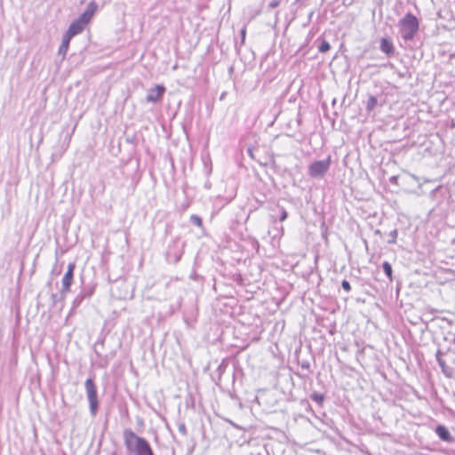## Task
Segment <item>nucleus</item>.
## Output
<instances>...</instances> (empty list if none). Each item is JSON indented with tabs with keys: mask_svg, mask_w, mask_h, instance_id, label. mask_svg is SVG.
Instances as JSON below:
<instances>
[{
	"mask_svg": "<svg viewBox=\"0 0 455 455\" xmlns=\"http://www.w3.org/2000/svg\"><path fill=\"white\" fill-rule=\"evenodd\" d=\"M123 438L128 453L132 455H155L150 443L144 437L136 435L132 429H124Z\"/></svg>",
	"mask_w": 455,
	"mask_h": 455,
	"instance_id": "obj_1",
	"label": "nucleus"
},
{
	"mask_svg": "<svg viewBox=\"0 0 455 455\" xmlns=\"http://www.w3.org/2000/svg\"><path fill=\"white\" fill-rule=\"evenodd\" d=\"M96 10L95 2H90L86 10L69 25L65 34L72 38L81 34L92 19Z\"/></svg>",
	"mask_w": 455,
	"mask_h": 455,
	"instance_id": "obj_2",
	"label": "nucleus"
},
{
	"mask_svg": "<svg viewBox=\"0 0 455 455\" xmlns=\"http://www.w3.org/2000/svg\"><path fill=\"white\" fill-rule=\"evenodd\" d=\"M398 27L402 38L404 41H411L419 30V20L413 14L408 12L399 20Z\"/></svg>",
	"mask_w": 455,
	"mask_h": 455,
	"instance_id": "obj_3",
	"label": "nucleus"
},
{
	"mask_svg": "<svg viewBox=\"0 0 455 455\" xmlns=\"http://www.w3.org/2000/svg\"><path fill=\"white\" fill-rule=\"evenodd\" d=\"M331 156L323 160L315 161L308 166V175L315 180H321L324 177L331 166Z\"/></svg>",
	"mask_w": 455,
	"mask_h": 455,
	"instance_id": "obj_4",
	"label": "nucleus"
},
{
	"mask_svg": "<svg viewBox=\"0 0 455 455\" xmlns=\"http://www.w3.org/2000/svg\"><path fill=\"white\" fill-rule=\"evenodd\" d=\"M84 387L89 401L90 412L94 416L98 411L99 401L97 395V388L92 379L89 378L86 379Z\"/></svg>",
	"mask_w": 455,
	"mask_h": 455,
	"instance_id": "obj_5",
	"label": "nucleus"
},
{
	"mask_svg": "<svg viewBox=\"0 0 455 455\" xmlns=\"http://www.w3.org/2000/svg\"><path fill=\"white\" fill-rule=\"evenodd\" d=\"M75 267L76 266L74 263H69L68 266V270L62 278L61 299H64L66 297L67 292H68L70 290V286L74 277Z\"/></svg>",
	"mask_w": 455,
	"mask_h": 455,
	"instance_id": "obj_6",
	"label": "nucleus"
},
{
	"mask_svg": "<svg viewBox=\"0 0 455 455\" xmlns=\"http://www.w3.org/2000/svg\"><path fill=\"white\" fill-rule=\"evenodd\" d=\"M164 92L165 87L164 85L157 84L148 91L147 100L148 102H156L162 98Z\"/></svg>",
	"mask_w": 455,
	"mask_h": 455,
	"instance_id": "obj_7",
	"label": "nucleus"
},
{
	"mask_svg": "<svg viewBox=\"0 0 455 455\" xmlns=\"http://www.w3.org/2000/svg\"><path fill=\"white\" fill-rule=\"evenodd\" d=\"M435 434L442 441L447 443H451L453 441V437L451 436V433L449 432L447 427L443 425H438L435 427Z\"/></svg>",
	"mask_w": 455,
	"mask_h": 455,
	"instance_id": "obj_8",
	"label": "nucleus"
},
{
	"mask_svg": "<svg viewBox=\"0 0 455 455\" xmlns=\"http://www.w3.org/2000/svg\"><path fill=\"white\" fill-rule=\"evenodd\" d=\"M379 48L381 50L382 52L387 54V55H391L394 53V45L392 44V42L387 39V38H382L380 40V45H379Z\"/></svg>",
	"mask_w": 455,
	"mask_h": 455,
	"instance_id": "obj_9",
	"label": "nucleus"
},
{
	"mask_svg": "<svg viewBox=\"0 0 455 455\" xmlns=\"http://www.w3.org/2000/svg\"><path fill=\"white\" fill-rule=\"evenodd\" d=\"M72 37L68 36V35L64 34L61 44L59 47V54L61 55L63 58H65L67 52L69 47V43Z\"/></svg>",
	"mask_w": 455,
	"mask_h": 455,
	"instance_id": "obj_10",
	"label": "nucleus"
},
{
	"mask_svg": "<svg viewBox=\"0 0 455 455\" xmlns=\"http://www.w3.org/2000/svg\"><path fill=\"white\" fill-rule=\"evenodd\" d=\"M382 268H383L384 273L388 277L389 281L392 282L393 281V276H392L393 270H392L391 264L387 261H385L382 264Z\"/></svg>",
	"mask_w": 455,
	"mask_h": 455,
	"instance_id": "obj_11",
	"label": "nucleus"
},
{
	"mask_svg": "<svg viewBox=\"0 0 455 455\" xmlns=\"http://www.w3.org/2000/svg\"><path fill=\"white\" fill-rule=\"evenodd\" d=\"M378 104V100L375 96H370L368 100H367V104H366V110L367 112H371L374 108L377 106Z\"/></svg>",
	"mask_w": 455,
	"mask_h": 455,
	"instance_id": "obj_12",
	"label": "nucleus"
},
{
	"mask_svg": "<svg viewBox=\"0 0 455 455\" xmlns=\"http://www.w3.org/2000/svg\"><path fill=\"white\" fill-rule=\"evenodd\" d=\"M436 360H437V363H438L439 366L442 369V371L444 373V375L450 376V373L448 372L445 362H444L443 359L441 358L439 351L436 354Z\"/></svg>",
	"mask_w": 455,
	"mask_h": 455,
	"instance_id": "obj_13",
	"label": "nucleus"
},
{
	"mask_svg": "<svg viewBox=\"0 0 455 455\" xmlns=\"http://www.w3.org/2000/svg\"><path fill=\"white\" fill-rule=\"evenodd\" d=\"M331 49V45L330 44L325 41V40H323L321 42V44L318 45V51L322 53H324L326 52H328L329 50Z\"/></svg>",
	"mask_w": 455,
	"mask_h": 455,
	"instance_id": "obj_14",
	"label": "nucleus"
},
{
	"mask_svg": "<svg viewBox=\"0 0 455 455\" xmlns=\"http://www.w3.org/2000/svg\"><path fill=\"white\" fill-rule=\"evenodd\" d=\"M190 221H191V223H193L194 225H196L199 228H201L203 226V220L198 215H195V214L191 215Z\"/></svg>",
	"mask_w": 455,
	"mask_h": 455,
	"instance_id": "obj_15",
	"label": "nucleus"
},
{
	"mask_svg": "<svg viewBox=\"0 0 455 455\" xmlns=\"http://www.w3.org/2000/svg\"><path fill=\"white\" fill-rule=\"evenodd\" d=\"M311 398L313 401L318 403H321L323 401V395L319 393H314L313 395H311Z\"/></svg>",
	"mask_w": 455,
	"mask_h": 455,
	"instance_id": "obj_16",
	"label": "nucleus"
},
{
	"mask_svg": "<svg viewBox=\"0 0 455 455\" xmlns=\"http://www.w3.org/2000/svg\"><path fill=\"white\" fill-rule=\"evenodd\" d=\"M390 240H388V243H395L397 238V230L394 229L389 233Z\"/></svg>",
	"mask_w": 455,
	"mask_h": 455,
	"instance_id": "obj_17",
	"label": "nucleus"
},
{
	"mask_svg": "<svg viewBox=\"0 0 455 455\" xmlns=\"http://www.w3.org/2000/svg\"><path fill=\"white\" fill-rule=\"evenodd\" d=\"M341 286H342L343 290L346 291L347 292H349L351 291V285H350L349 282L347 280H343L341 282Z\"/></svg>",
	"mask_w": 455,
	"mask_h": 455,
	"instance_id": "obj_18",
	"label": "nucleus"
},
{
	"mask_svg": "<svg viewBox=\"0 0 455 455\" xmlns=\"http://www.w3.org/2000/svg\"><path fill=\"white\" fill-rule=\"evenodd\" d=\"M178 429L180 433H181L183 435H187V427L184 423H180L178 426Z\"/></svg>",
	"mask_w": 455,
	"mask_h": 455,
	"instance_id": "obj_19",
	"label": "nucleus"
},
{
	"mask_svg": "<svg viewBox=\"0 0 455 455\" xmlns=\"http://www.w3.org/2000/svg\"><path fill=\"white\" fill-rule=\"evenodd\" d=\"M287 212L285 211V209L282 208L281 210V215H280V221H284L286 219H287Z\"/></svg>",
	"mask_w": 455,
	"mask_h": 455,
	"instance_id": "obj_20",
	"label": "nucleus"
},
{
	"mask_svg": "<svg viewBox=\"0 0 455 455\" xmlns=\"http://www.w3.org/2000/svg\"><path fill=\"white\" fill-rule=\"evenodd\" d=\"M241 43L243 44L244 41H245V36H246V28L243 27L242 29H241Z\"/></svg>",
	"mask_w": 455,
	"mask_h": 455,
	"instance_id": "obj_21",
	"label": "nucleus"
},
{
	"mask_svg": "<svg viewBox=\"0 0 455 455\" xmlns=\"http://www.w3.org/2000/svg\"><path fill=\"white\" fill-rule=\"evenodd\" d=\"M59 299H61V295H60V297L58 296V294H52V304H53V305H56V304H57V301H58Z\"/></svg>",
	"mask_w": 455,
	"mask_h": 455,
	"instance_id": "obj_22",
	"label": "nucleus"
},
{
	"mask_svg": "<svg viewBox=\"0 0 455 455\" xmlns=\"http://www.w3.org/2000/svg\"><path fill=\"white\" fill-rule=\"evenodd\" d=\"M278 4H279V2H270L269 7L271 9H275V8H276L278 6Z\"/></svg>",
	"mask_w": 455,
	"mask_h": 455,
	"instance_id": "obj_23",
	"label": "nucleus"
},
{
	"mask_svg": "<svg viewBox=\"0 0 455 455\" xmlns=\"http://www.w3.org/2000/svg\"><path fill=\"white\" fill-rule=\"evenodd\" d=\"M83 299L82 296H77L76 299L74 300L75 303H80Z\"/></svg>",
	"mask_w": 455,
	"mask_h": 455,
	"instance_id": "obj_24",
	"label": "nucleus"
}]
</instances>
